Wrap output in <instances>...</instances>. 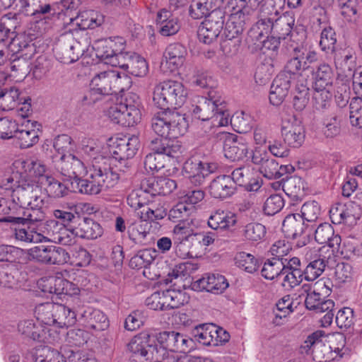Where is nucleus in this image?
Instances as JSON below:
<instances>
[{
    "label": "nucleus",
    "mask_w": 362,
    "mask_h": 362,
    "mask_svg": "<svg viewBox=\"0 0 362 362\" xmlns=\"http://www.w3.org/2000/svg\"><path fill=\"white\" fill-rule=\"evenodd\" d=\"M187 95V90L179 81H165L155 87L153 102L158 108L163 110L156 114L151 120V128L157 135L176 137L187 132L188 123L185 115L170 110L181 107Z\"/></svg>",
    "instance_id": "nucleus-1"
},
{
    "label": "nucleus",
    "mask_w": 362,
    "mask_h": 362,
    "mask_svg": "<svg viewBox=\"0 0 362 362\" xmlns=\"http://www.w3.org/2000/svg\"><path fill=\"white\" fill-rule=\"evenodd\" d=\"M37 322L33 320L21 321L18 325V332L34 341H43L48 332L42 325L63 328L76 322V314L69 308L59 303L47 302L37 305L35 311Z\"/></svg>",
    "instance_id": "nucleus-2"
},
{
    "label": "nucleus",
    "mask_w": 362,
    "mask_h": 362,
    "mask_svg": "<svg viewBox=\"0 0 362 362\" xmlns=\"http://www.w3.org/2000/svg\"><path fill=\"white\" fill-rule=\"evenodd\" d=\"M88 178L79 177L72 182L74 188L84 194H98L104 188L114 187L118 182L119 174L110 168L108 160L103 156L94 157L87 170Z\"/></svg>",
    "instance_id": "nucleus-3"
},
{
    "label": "nucleus",
    "mask_w": 362,
    "mask_h": 362,
    "mask_svg": "<svg viewBox=\"0 0 362 362\" xmlns=\"http://www.w3.org/2000/svg\"><path fill=\"white\" fill-rule=\"evenodd\" d=\"M130 83L129 78L124 73L117 70L99 69L90 81V94L109 95L124 90Z\"/></svg>",
    "instance_id": "nucleus-4"
},
{
    "label": "nucleus",
    "mask_w": 362,
    "mask_h": 362,
    "mask_svg": "<svg viewBox=\"0 0 362 362\" xmlns=\"http://www.w3.org/2000/svg\"><path fill=\"white\" fill-rule=\"evenodd\" d=\"M223 100L214 92L208 98H201L192 110L193 115L202 121L211 120L216 127H224L229 122V114L225 109Z\"/></svg>",
    "instance_id": "nucleus-5"
},
{
    "label": "nucleus",
    "mask_w": 362,
    "mask_h": 362,
    "mask_svg": "<svg viewBox=\"0 0 362 362\" xmlns=\"http://www.w3.org/2000/svg\"><path fill=\"white\" fill-rule=\"evenodd\" d=\"M59 227H61V223L56 220L42 221L35 226L32 227L30 230L24 228H16L15 238L18 240L25 243H54Z\"/></svg>",
    "instance_id": "nucleus-6"
},
{
    "label": "nucleus",
    "mask_w": 362,
    "mask_h": 362,
    "mask_svg": "<svg viewBox=\"0 0 362 362\" xmlns=\"http://www.w3.org/2000/svg\"><path fill=\"white\" fill-rule=\"evenodd\" d=\"M217 169L218 165L215 163H206L197 158H190L185 162L182 173L192 184L201 185L206 177Z\"/></svg>",
    "instance_id": "nucleus-7"
},
{
    "label": "nucleus",
    "mask_w": 362,
    "mask_h": 362,
    "mask_svg": "<svg viewBox=\"0 0 362 362\" xmlns=\"http://www.w3.org/2000/svg\"><path fill=\"white\" fill-rule=\"evenodd\" d=\"M303 293L306 294L305 305L307 309L314 310L316 313H326L321 318L320 322L322 327L329 326L333 320V309L334 303L332 300H325V298L319 296L310 289H302Z\"/></svg>",
    "instance_id": "nucleus-8"
},
{
    "label": "nucleus",
    "mask_w": 362,
    "mask_h": 362,
    "mask_svg": "<svg viewBox=\"0 0 362 362\" xmlns=\"http://www.w3.org/2000/svg\"><path fill=\"white\" fill-rule=\"evenodd\" d=\"M151 329L143 331L134 336L127 344V350L144 358L148 361H156L158 358L153 342Z\"/></svg>",
    "instance_id": "nucleus-9"
},
{
    "label": "nucleus",
    "mask_w": 362,
    "mask_h": 362,
    "mask_svg": "<svg viewBox=\"0 0 362 362\" xmlns=\"http://www.w3.org/2000/svg\"><path fill=\"white\" fill-rule=\"evenodd\" d=\"M39 187L26 180H21L18 185L13 189L11 197L13 201H18L23 207L30 205L40 206L42 205V199L40 196Z\"/></svg>",
    "instance_id": "nucleus-10"
},
{
    "label": "nucleus",
    "mask_w": 362,
    "mask_h": 362,
    "mask_svg": "<svg viewBox=\"0 0 362 362\" xmlns=\"http://www.w3.org/2000/svg\"><path fill=\"white\" fill-rule=\"evenodd\" d=\"M345 345V338L341 334L333 336L325 344L320 341L317 344L316 349H314L313 358L316 362H329L341 356L340 352Z\"/></svg>",
    "instance_id": "nucleus-11"
},
{
    "label": "nucleus",
    "mask_w": 362,
    "mask_h": 362,
    "mask_svg": "<svg viewBox=\"0 0 362 362\" xmlns=\"http://www.w3.org/2000/svg\"><path fill=\"white\" fill-rule=\"evenodd\" d=\"M55 165L62 175L72 178L74 181L87 175L88 170L83 161L71 153L61 156Z\"/></svg>",
    "instance_id": "nucleus-12"
},
{
    "label": "nucleus",
    "mask_w": 362,
    "mask_h": 362,
    "mask_svg": "<svg viewBox=\"0 0 362 362\" xmlns=\"http://www.w3.org/2000/svg\"><path fill=\"white\" fill-rule=\"evenodd\" d=\"M235 9L236 6H233ZM250 21V9L247 6L243 8L237 7V10L230 14L226 24L225 34L228 40L237 37L243 33L245 25Z\"/></svg>",
    "instance_id": "nucleus-13"
},
{
    "label": "nucleus",
    "mask_w": 362,
    "mask_h": 362,
    "mask_svg": "<svg viewBox=\"0 0 362 362\" xmlns=\"http://www.w3.org/2000/svg\"><path fill=\"white\" fill-rule=\"evenodd\" d=\"M282 135L284 141L291 147L300 146L305 139V129L301 122L291 117L284 120L282 125Z\"/></svg>",
    "instance_id": "nucleus-14"
},
{
    "label": "nucleus",
    "mask_w": 362,
    "mask_h": 362,
    "mask_svg": "<svg viewBox=\"0 0 362 362\" xmlns=\"http://www.w3.org/2000/svg\"><path fill=\"white\" fill-rule=\"evenodd\" d=\"M39 124L36 121L24 119L18 127L14 137L18 141L21 148H28L39 141Z\"/></svg>",
    "instance_id": "nucleus-15"
},
{
    "label": "nucleus",
    "mask_w": 362,
    "mask_h": 362,
    "mask_svg": "<svg viewBox=\"0 0 362 362\" xmlns=\"http://www.w3.org/2000/svg\"><path fill=\"white\" fill-rule=\"evenodd\" d=\"M39 285L43 292L57 295H74L76 294L78 291L75 284L62 276H49L41 279Z\"/></svg>",
    "instance_id": "nucleus-16"
},
{
    "label": "nucleus",
    "mask_w": 362,
    "mask_h": 362,
    "mask_svg": "<svg viewBox=\"0 0 362 362\" xmlns=\"http://www.w3.org/2000/svg\"><path fill=\"white\" fill-rule=\"evenodd\" d=\"M153 342L156 351L158 352L157 362H162L168 358L169 352H173L175 332H156L151 329Z\"/></svg>",
    "instance_id": "nucleus-17"
},
{
    "label": "nucleus",
    "mask_w": 362,
    "mask_h": 362,
    "mask_svg": "<svg viewBox=\"0 0 362 362\" xmlns=\"http://www.w3.org/2000/svg\"><path fill=\"white\" fill-rule=\"evenodd\" d=\"M295 23V18L293 15L289 12L281 13L276 21L271 27L272 35L270 40H274L272 44H281V40H286L292 31L293 27Z\"/></svg>",
    "instance_id": "nucleus-18"
},
{
    "label": "nucleus",
    "mask_w": 362,
    "mask_h": 362,
    "mask_svg": "<svg viewBox=\"0 0 362 362\" xmlns=\"http://www.w3.org/2000/svg\"><path fill=\"white\" fill-rule=\"evenodd\" d=\"M223 151L228 159L235 161L242 160L247 156L249 147L242 137L228 134L225 139Z\"/></svg>",
    "instance_id": "nucleus-19"
},
{
    "label": "nucleus",
    "mask_w": 362,
    "mask_h": 362,
    "mask_svg": "<svg viewBox=\"0 0 362 362\" xmlns=\"http://www.w3.org/2000/svg\"><path fill=\"white\" fill-rule=\"evenodd\" d=\"M33 53L25 52L24 49L13 52L10 59L12 76L18 78H25L30 71V59Z\"/></svg>",
    "instance_id": "nucleus-20"
},
{
    "label": "nucleus",
    "mask_w": 362,
    "mask_h": 362,
    "mask_svg": "<svg viewBox=\"0 0 362 362\" xmlns=\"http://www.w3.org/2000/svg\"><path fill=\"white\" fill-rule=\"evenodd\" d=\"M139 146V138L136 136L117 138L112 146V153L116 158L120 160L132 158Z\"/></svg>",
    "instance_id": "nucleus-21"
},
{
    "label": "nucleus",
    "mask_w": 362,
    "mask_h": 362,
    "mask_svg": "<svg viewBox=\"0 0 362 362\" xmlns=\"http://www.w3.org/2000/svg\"><path fill=\"white\" fill-rule=\"evenodd\" d=\"M185 47H168L160 63L161 71L166 74L175 71L183 62Z\"/></svg>",
    "instance_id": "nucleus-22"
},
{
    "label": "nucleus",
    "mask_w": 362,
    "mask_h": 362,
    "mask_svg": "<svg viewBox=\"0 0 362 362\" xmlns=\"http://www.w3.org/2000/svg\"><path fill=\"white\" fill-rule=\"evenodd\" d=\"M235 185L230 176L221 175L214 178L209 186L210 195L215 199H225L234 194Z\"/></svg>",
    "instance_id": "nucleus-23"
},
{
    "label": "nucleus",
    "mask_w": 362,
    "mask_h": 362,
    "mask_svg": "<svg viewBox=\"0 0 362 362\" xmlns=\"http://www.w3.org/2000/svg\"><path fill=\"white\" fill-rule=\"evenodd\" d=\"M193 286L200 291L221 293L228 287V283L223 275L210 274L198 279Z\"/></svg>",
    "instance_id": "nucleus-24"
},
{
    "label": "nucleus",
    "mask_w": 362,
    "mask_h": 362,
    "mask_svg": "<svg viewBox=\"0 0 362 362\" xmlns=\"http://www.w3.org/2000/svg\"><path fill=\"white\" fill-rule=\"evenodd\" d=\"M291 80L284 74H279L273 81L269 93L270 103L274 105H281L288 95Z\"/></svg>",
    "instance_id": "nucleus-25"
},
{
    "label": "nucleus",
    "mask_w": 362,
    "mask_h": 362,
    "mask_svg": "<svg viewBox=\"0 0 362 362\" xmlns=\"http://www.w3.org/2000/svg\"><path fill=\"white\" fill-rule=\"evenodd\" d=\"M307 228L308 224L299 214L287 215L282 224L283 232L287 237L293 239L302 236Z\"/></svg>",
    "instance_id": "nucleus-26"
},
{
    "label": "nucleus",
    "mask_w": 362,
    "mask_h": 362,
    "mask_svg": "<svg viewBox=\"0 0 362 362\" xmlns=\"http://www.w3.org/2000/svg\"><path fill=\"white\" fill-rule=\"evenodd\" d=\"M315 239L320 244H327L332 249V252L338 251L341 244V237L335 235L332 226L327 223H321L315 230Z\"/></svg>",
    "instance_id": "nucleus-27"
},
{
    "label": "nucleus",
    "mask_w": 362,
    "mask_h": 362,
    "mask_svg": "<svg viewBox=\"0 0 362 362\" xmlns=\"http://www.w3.org/2000/svg\"><path fill=\"white\" fill-rule=\"evenodd\" d=\"M103 233L101 226L90 218H79L75 226V234L77 237L85 239H96Z\"/></svg>",
    "instance_id": "nucleus-28"
},
{
    "label": "nucleus",
    "mask_w": 362,
    "mask_h": 362,
    "mask_svg": "<svg viewBox=\"0 0 362 362\" xmlns=\"http://www.w3.org/2000/svg\"><path fill=\"white\" fill-rule=\"evenodd\" d=\"M237 223L236 215L229 211L218 209L209 218L208 226L214 230H226L234 226Z\"/></svg>",
    "instance_id": "nucleus-29"
},
{
    "label": "nucleus",
    "mask_w": 362,
    "mask_h": 362,
    "mask_svg": "<svg viewBox=\"0 0 362 362\" xmlns=\"http://www.w3.org/2000/svg\"><path fill=\"white\" fill-rule=\"evenodd\" d=\"M70 23H75L81 30L93 29L103 23V17L93 10L83 11L71 17Z\"/></svg>",
    "instance_id": "nucleus-30"
},
{
    "label": "nucleus",
    "mask_w": 362,
    "mask_h": 362,
    "mask_svg": "<svg viewBox=\"0 0 362 362\" xmlns=\"http://www.w3.org/2000/svg\"><path fill=\"white\" fill-rule=\"evenodd\" d=\"M231 179L235 183L244 187L247 191H257L260 187L259 182L253 177L252 170L250 167H241L235 169Z\"/></svg>",
    "instance_id": "nucleus-31"
},
{
    "label": "nucleus",
    "mask_w": 362,
    "mask_h": 362,
    "mask_svg": "<svg viewBox=\"0 0 362 362\" xmlns=\"http://www.w3.org/2000/svg\"><path fill=\"white\" fill-rule=\"evenodd\" d=\"M16 8L27 16H37L52 11V5L45 0H17Z\"/></svg>",
    "instance_id": "nucleus-32"
},
{
    "label": "nucleus",
    "mask_w": 362,
    "mask_h": 362,
    "mask_svg": "<svg viewBox=\"0 0 362 362\" xmlns=\"http://www.w3.org/2000/svg\"><path fill=\"white\" fill-rule=\"evenodd\" d=\"M164 139L160 140L158 143L153 141V150L158 151L163 156H167L171 158H178L182 152V147L179 141L175 140L176 137L162 136Z\"/></svg>",
    "instance_id": "nucleus-33"
},
{
    "label": "nucleus",
    "mask_w": 362,
    "mask_h": 362,
    "mask_svg": "<svg viewBox=\"0 0 362 362\" xmlns=\"http://www.w3.org/2000/svg\"><path fill=\"white\" fill-rule=\"evenodd\" d=\"M87 328L95 331H102L107 328L109 322L106 315L100 310L88 308L81 315Z\"/></svg>",
    "instance_id": "nucleus-34"
},
{
    "label": "nucleus",
    "mask_w": 362,
    "mask_h": 362,
    "mask_svg": "<svg viewBox=\"0 0 362 362\" xmlns=\"http://www.w3.org/2000/svg\"><path fill=\"white\" fill-rule=\"evenodd\" d=\"M156 22L159 33L163 36L175 35L180 28L178 19L171 17L170 13L166 10H162L158 13Z\"/></svg>",
    "instance_id": "nucleus-35"
},
{
    "label": "nucleus",
    "mask_w": 362,
    "mask_h": 362,
    "mask_svg": "<svg viewBox=\"0 0 362 362\" xmlns=\"http://www.w3.org/2000/svg\"><path fill=\"white\" fill-rule=\"evenodd\" d=\"M155 251L151 250H143L138 252L129 261V266L132 269H140L144 268L143 274L148 279H153L150 276L148 267L153 264L155 258Z\"/></svg>",
    "instance_id": "nucleus-36"
},
{
    "label": "nucleus",
    "mask_w": 362,
    "mask_h": 362,
    "mask_svg": "<svg viewBox=\"0 0 362 362\" xmlns=\"http://www.w3.org/2000/svg\"><path fill=\"white\" fill-rule=\"evenodd\" d=\"M305 47H296L294 52L296 56L287 62L284 70L280 74H284L285 76L291 81L296 79H298V81H301L299 79V78L302 77L301 74H300V71L302 67L301 60L305 58L304 50L306 51L304 49Z\"/></svg>",
    "instance_id": "nucleus-37"
},
{
    "label": "nucleus",
    "mask_w": 362,
    "mask_h": 362,
    "mask_svg": "<svg viewBox=\"0 0 362 362\" xmlns=\"http://www.w3.org/2000/svg\"><path fill=\"white\" fill-rule=\"evenodd\" d=\"M42 206L30 205L23 207L21 217L16 218L19 221L18 225L28 226V230L41 223L45 218V214L41 209Z\"/></svg>",
    "instance_id": "nucleus-38"
},
{
    "label": "nucleus",
    "mask_w": 362,
    "mask_h": 362,
    "mask_svg": "<svg viewBox=\"0 0 362 362\" xmlns=\"http://www.w3.org/2000/svg\"><path fill=\"white\" fill-rule=\"evenodd\" d=\"M294 170L292 165H280L273 158H269L259 168V172L262 175L269 180L278 179L286 173Z\"/></svg>",
    "instance_id": "nucleus-39"
},
{
    "label": "nucleus",
    "mask_w": 362,
    "mask_h": 362,
    "mask_svg": "<svg viewBox=\"0 0 362 362\" xmlns=\"http://www.w3.org/2000/svg\"><path fill=\"white\" fill-rule=\"evenodd\" d=\"M297 83L293 90L292 105L293 108L298 111H303L308 105L310 100L309 88L307 86V81L303 78Z\"/></svg>",
    "instance_id": "nucleus-40"
},
{
    "label": "nucleus",
    "mask_w": 362,
    "mask_h": 362,
    "mask_svg": "<svg viewBox=\"0 0 362 362\" xmlns=\"http://www.w3.org/2000/svg\"><path fill=\"white\" fill-rule=\"evenodd\" d=\"M23 207L18 201H13L11 197V200H6L3 204L1 214L5 215L4 217L0 218V223H11L13 225H18L19 221L16 218L21 217Z\"/></svg>",
    "instance_id": "nucleus-41"
},
{
    "label": "nucleus",
    "mask_w": 362,
    "mask_h": 362,
    "mask_svg": "<svg viewBox=\"0 0 362 362\" xmlns=\"http://www.w3.org/2000/svg\"><path fill=\"white\" fill-rule=\"evenodd\" d=\"M21 103L20 90L16 86L0 90V109L2 110H13Z\"/></svg>",
    "instance_id": "nucleus-42"
},
{
    "label": "nucleus",
    "mask_w": 362,
    "mask_h": 362,
    "mask_svg": "<svg viewBox=\"0 0 362 362\" xmlns=\"http://www.w3.org/2000/svg\"><path fill=\"white\" fill-rule=\"evenodd\" d=\"M81 5L80 0H61L52 4V14L59 18L64 15L70 21L71 17H75L79 12L77 11Z\"/></svg>",
    "instance_id": "nucleus-43"
},
{
    "label": "nucleus",
    "mask_w": 362,
    "mask_h": 362,
    "mask_svg": "<svg viewBox=\"0 0 362 362\" xmlns=\"http://www.w3.org/2000/svg\"><path fill=\"white\" fill-rule=\"evenodd\" d=\"M281 14L279 10L273 5L272 0H266L261 6L258 15L259 25H266L267 29L272 27V25L278 16Z\"/></svg>",
    "instance_id": "nucleus-44"
},
{
    "label": "nucleus",
    "mask_w": 362,
    "mask_h": 362,
    "mask_svg": "<svg viewBox=\"0 0 362 362\" xmlns=\"http://www.w3.org/2000/svg\"><path fill=\"white\" fill-rule=\"evenodd\" d=\"M57 60L64 64H71L83 55L82 47H55L53 49Z\"/></svg>",
    "instance_id": "nucleus-45"
},
{
    "label": "nucleus",
    "mask_w": 362,
    "mask_h": 362,
    "mask_svg": "<svg viewBox=\"0 0 362 362\" xmlns=\"http://www.w3.org/2000/svg\"><path fill=\"white\" fill-rule=\"evenodd\" d=\"M314 76V88H331L333 81V72L331 67L326 64H320Z\"/></svg>",
    "instance_id": "nucleus-46"
},
{
    "label": "nucleus",
    "mask_w": 362,
    "mask_h": 362,
    "mask_svg": "<svg viewBox=\"0 0 362 362\" xmlns=\"http://www.w3.org/2000/svg\"><path fill=\"white\" fill-rule=\"evenodd\" d=\"M150 224L144 219L141 218L132 223L128 226V234L129 238L135 243H142L148 233Z\"/></svg>",
    "instance_id": "nucleus-47"
},
{
    "label": "nucleus",
    "mask_w": 362,
    "mask_h": 362,
    "mask_svg": "<svg viewBox=\"0 0 362 362\" xmlns=\"http://www.w3.org/2000/svg\"><path fill=\"white\" fill-rule=\"evenodd\" d=\"M126 107L123 104L116 103L111 106L107 112L110 119L116 124L122 126H133L137 122L132 118L129 117V113L125 111Z\"/></svg>",
    "instance_id": "nucleus-48"
},
{
    "label": "nucleus",
    "mask_w": 362,
    "mask_h": 362,
    "mask_svg": "<svg viewBox=\"0 0 362 362\" xmlns=\"http://www.w3.org/2000/svg\"><path fill=\"white\" fill-rule=\"evenodd\" d=\"M216 327L213 325H201L193 331L194 339L203 345H214Z\"/></svg>",
    "instance_id": "nucleus-49"
},
{
    "label": "nucleus",
    "mask_w": 362,
    "mask_h": 362,
    "mask_svg": "<svg viewBox=\"0 0 362 362\" xmlns=\"http://www.w3.org/2000/svg\"><path fill=\"white\" fill-rule=\"evenodd\" d=\"M163 310L177 308L186 302L185 295L181 291L167 289L163 291Z\"/></svg>",
    "instance_id": "nucleus-50"
},
{
    "label": "nucleus",
    "mask_w": 362,
    "mask_h": 362,
    "mask_svg": "<svg viewBox=\"0 0 362 362\" xmlns=\"http://www.w3.org/2000/svg\"><path fill=\"white\" fill-rule=\"evenodd\" d=\"M21 164L25 173H28L30 177H38L40 182L43 177H48L45 175L47 168L40 160L29 158L22 160Z\"/></svg>",
    "instance_id": "nucleus-51"
},
{
    "label": "nucleus",
    "mask_w": 362,
    "mask_h": 362,
    "mask_svg": "<svg viewBox=\"0 0 362 362\" xmlns=\"http://www.w3.org/2000/svg\"><path fill=\"white\" fill-rule=\"evenodd\" d=\"M35 362H66L60 353L47 346H40L35 349Z\"/></svg>",
    "instance_id": "nucleus-52"
},
{
    "label": "nucleus",
    "mask_w": 362,
    "mask_h": 362,
    "mask_svg": "<svg viewBox=\"0 0 362 362\" xmlns=\"http://www.w3.org/2000/svg\"><path fill=\"white\" fill-rule=\"evenodd\" d=\"M196 233L192 226V220L180 221L173 229V241L196 240Z\"/></svg>",
    "instance_id": "nucleus-53"
},
{
    "label": "nucleus",
    "mask_w": 362,
    "mask_h": 362,
    "mask_svg": "<svg viewBox=\"0 0 362 362\" xmlns=\"http://www.w3.org/2000/svg\"><path fill=\"white\" fill-rule=\"evenodd\" d=\"M282 188L288 197L298 198L303 194L304 181L298 176H291L284 181Z\"/></svg>",
    "instance_id": "nucleus-54"
},
{
    "label": "nucleus",
    "mask_w": 362,
    "mask_h": 362,
    "mask_svg": "<svg viewBox=\"0 0 362 362\" xmlns=\"http://www.w3.org/2000/svg\"><path fill=\"white\" fill-rule=\"evenodd\" d=\"M339 8L344 20L351 24L357 25L359 16L357 13L356 0H339Z\"/></svg>",
    "instance_id": "nucleus-55"
},
{
    "label": "nucleus",
    "mask_w": 362,
    "mask_h": 362,
    "mask_svg": "<svg viewBox=\"0 0 362 362\" xmlns=\"http://www.w3.org/2000/svg\"><path fill=\"white\" fill-rule=\"evenodd\" d=\"M282 271L284 262L279 259L272 258L264 262L261 273L264 279L273 280L275 278H281Z\"/></svg>",
    "instance_id": "nucleus-56"
},
{
    "label": "nucleus",
    "mask_w": 362,
    "mask_h": 362,
    "mask_svg": "<svg viewBox=\"0 0 362 362\" xmlns=\"http://www.w3.org/2000/svg\"><path fill=\"white\" fill-rule=\"evenodd\" d=\"M40 184L45 186L46 191L50 197L59 198L67 194V187L51 176L43 177Z\"/></svg>",
    "instance_id": "nucleus-57"
},
{
    "label": "nucleus",
    "mask_w": 362,
    "mask_h": 362,
    "mask_svg": "<svg viewBox=\"0 0 362 362\" xmlns=\"http://www.w3.org/2000/svg\"><path fill=\"white\" fill-rule=\"evenodd\" d=\"M272 35L271 28L269 27L267 29L266 25H259V23H256L255 25L250 30L248 33V37L251 39L252 41L254 42V44L259 43L264 45L267 42H269L270 45L272 42L274 40H270Z\"/></svg>",
    "instance_id": "nucleus-58"
},
{
    "label": "nucleus",
    "mask_w": 362,
    "mask_h": 362,
    "mask_svg": "<svg viewBox=\"0 0 362 362\" xmlns=\"http://www.w3.org/2000/svg\"><path fill=\"white\" fill-rule=\"evenodd\" d=\"M215 6L207 0H192L189 6V16L194 19L206 17Z\"/></svg>",
    "instance_id": "nucleus-59"
},
{
    "label": "nucleus",
    "mask_w": 362,
    "mask_h": 362,
    "mask_svg": "<svg viewBox=\"0 0 362 362\" xmlns=\"http://www.w3.org/2000/svg\"><path fill=\"white\" fill-rule=\"evenodd\" d=\"M327 262L322 258L311 261L303 270L304 279L313 281L318 278L325 271Z\"/></svg>",
    "instance_id": "nucleus-60"
},
{
    "label": "nucleus",
    "mask_w": 362,
    "mask_h": 362,
    "mask_svg": "<svg viewBox=\"0 0 362 362\" xmlns=\"http://www.w3.org/2000/svg\"><path fill=\"white\" fill-rule=\"evenodd\" d=\"M194 211V206L186 204L181 199L169 211V218L174 221L180 223V221H190L189 216Z\"/></svg>",
    "instance_id": "nucleus-61"
},
{
    "label": "nucleus",
    "mask_w": 362,
    "mask_h": 362,
    "mask_svg": "<svg viewBox=\"0 0 362 362\" xmlns=\"http://www.w3.org/2000/svg\"><path fill=\"white\" fill-rule=\"evenodd\" d=\"M119 103L126 107L125 111L129 113L127 116L131 117L130 119L133 118L136 122H139L141 119V112L139 108L140 100L136 94L129 93L124 101L122 100Z\"/></svg>",
    "instance_id": "nucleus-62"
},
{
    "label": "nucleus",
    "mask_w": 362,
    "mask_h": 362,
    "mask_svg": "<svg viewBox=\"0 0 362 362\" xmlns=\"http://www.w3.org/2000/svg\"><path fill=\"white\" fill-rule=\"evenodd\" d=\"M230 121L235 131L239 133H246L252 128V118L244 112H236Z\"/></svg>",
    "instance_id": "nucleus-63"
},
{
    "label": "nucleus",
    "mask_w": 362,
    "mask_h": 362,
    "mask_svg": "<svg viewBox=\"0 0 362 362\" xmlns=\"http://www.w3.org/2000/svg\"><path fill=\"white\" fill-rule=\"evenodd\" d=\"M349 120L353 127L362 128V98H354L349 105Z\"/></svg>",
    "instance_id": "nucleus-64"
}]
</instances>
